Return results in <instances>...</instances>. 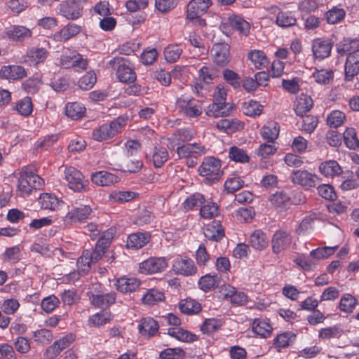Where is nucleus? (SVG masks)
Here are the masks:
<instances>
[{"instance_id":"09e8293b","label":"nucleus","mask_w":359,"mask_h":359,"mask_svg":"<svg viewBox=\"0 0 359 359\" xmlns=\"http://www.w3.org/2000/svg\"><path fill=\"white\" fill-rule=\"evenodd\" d=\"M137 194L130 191H114L110 194V199L113 202L126 203L136 198Z\"/></svg>"},{"instance_id":"864d4df0","label":"nucleus","mask_w":359,"mask_h":359,"mask_svg":"<svg viewBox=\"0 0 359 359\" xmlns=\"http://www.w3.org/2000/svg\"><path fill=\"white\" fill-rule=\"evenodd\" d=\"M290 197L283 191H277L269 198L271 203L276 208H285L290 203Z\"/></svg>"},{"instance_id":"c9c22d12","label":"nucleus","mask_w":359,"mask_h":359,"mask_svg":"<svg viewBox=\"0 0 359 359\" xmlns=\"http://www.w3.org/2000/svg\"><path fill=\"white\" fill-rule=\"evenodd\" d=\"M230 25L232 28L239 32L240 34L247 36L250 32V25L248 22L238 15H233L229 18Z\"/></svg>"},{"instance_id":"f704fd0d","label":"nucleus","mask_w":359,"mask_h":359,"mask_svg":"<svg viewBox=\"0 0 359 359\" xmlns=\"http://www.w3.org/2000/svg\"><path fill=\"white\" fill-rule=\"evenodd\" d=\"M39 203L44 210H55L60 205L59 199L53 194L43 193L40 195Z\"/></svg>"},{"instance_id":"9d476101","label":"nucleus","mask_w":359,"mask_h":359,"mask_svg":"<svg viewBox=\"0 0 359 359\" xmlns=\"http://www.w3.org/2000/svg\"><path fill=\"white\" fill-rule=\"evenodd\" d=\"M210 54L213 62L220 67H224L230 62V47L227 43H218L214 44Z\"/></svg>"},{"instance_id":"2f4dec72","label":"nucleus","mask_w":359,"mask_h":359,"mask_svg":"<svg viewBox=\"0 0 359 359\" xmlns=\"http://www.w3.org/2000/svg\"><path fill=\"white\" fill-rule=\"evenodd\" d=\"M217 128L226 133H233L243 128L242 122L236 118L222 119L217 123Z\"/></svg>"},{"instance_id":"338daca9","label":"nucleus","mask_w":359,"mask_h":359,"mask_svg":"<svg viewBox=\"0 0 359 359\" xmlns=\"http://www.w3.org/2000/svg\"><path fill=\"white\" fill-rule=\"evenodd\" d=\"M222 325V322L219 319L208 318L206 319L201 326V331L204 334H210L217 331Z\"/></svg>"},{"instance_id":"bb28decb","label":"nucleus","mask_w":359,"mask_h":359,"mask_svg":"<svg viewBox=\"0 0 359 359\" xmlns=\"http://www.w3.org/2000/svg\"><path fill=\"white\" fill-rule=\"evenodd\" d=\"M319 171L326 177H334L342 173V168L336 161L330 160L320 164Z\"/></svg>"},{"instance_id":"49530a36","label":"nucleus","mask_w":359,"mask_h":359,"mask_svg":"<svg viewBox=\"0 0 359 359\" xmlns=\"http://www.w3.org/2000/svg\"><path fill=\"white\" fill-rule=\"evenodd\" d=\"M86 111L83 105L79 102H70L66 105V114L72 119L77 120L81 118Z\"/></svg>"},{"instance_id":"37998d69","label":"nucleus","mask_w":359,"mask_h":359,"mask_svg":"<svg viewBox=\"0 0 359 359\" xmlns=\"http://www.w3.org/2000/svg\"><path fill=\"white\" fill-rule=\"evenodd\" d=\"M168 334L184 342H191L196 340L195 334H193L190 332L184 330L181 327H172L168 329Z\"/></svg>"},{"instance_id":"7c9ffc66","label":"nucleus","mask_w":359,"mask_h":359,"mask_svg":"<svg viewBox=\"0 0 359 359\" xmlns=\"http://www.w3.org/2000/svg\"><path fill=\"white\" fill-rule=\"evenodd\" d=\"M313 100L310 96L302 94L296 100L294 111L297 115L303 116L313 107Z\"/></svg>"},{"instance_id":"f03ea898","label":"nucleus","mask_w":359,"mask_h":359,"mask_svg":"<svg viewBox=\"0 0 359 359\" xmlns=\"http://www.w3.org/2000/svg\"><path fill=\"white\" fill-rule=\"evenodd\" d=\"M199 175L205 183L212 184L219 181L223 175L222 162L215 157H206L198 168Z\"/></svg>"},{"instance_id":"393cba45","label":"nucleus","mask_w":359,"mask_h":359,"mask_svg":"<svg viewBox=\"0 0 359 359\" xmlns=\"http://www.w3.org/2000/svg\"><path fill=\"white\" fill-rule=\"evenodd\" d=\"M81 29L80 26L74 23H69L60 31L55 32L53 37L55 41H66L77 35L81 32Z\"/></svg>"},{"instance_id":"5fc2aeb1","label":"nucleus","mask_w":359,"mask_h":359,"mask_svg":"<svg viewBox=\"0 0 359 359\" xmlns=\"http://www.w3.org/2000/svg\"><path fill=\"white\" fill-rule=\"evenodd\" d=\"M163 299L164 294L163 292L156 289H150L143 296L142 301L144 304L153 305L158 302L163 301Z\"/></svg>"},{"instance_id":"e433bc0d","label":"nucleus","mask_w":359,"mask_h":359,"mask_svg":"<svg viewBox=\"0 0 359 359\" xmlns=\"http://www.w3.org/2000/svg\"><path fill=\"white\" fill-rule=\"evenodd\" d=\"M248 57L257 69H263L269 65L268 58L262 50H251L248 53Z\"/></svg>"},{"instance_id":"72a5a7b5","label":"nucleus","mask_w":359,"mask_h":359,"mask_svg":"<svg viewBox=\"0 0 359 359\" xmlns=\"http://www.w3.org/2000/svg\"><path fill=\"white\" fill-rule=\"evenodd\" d=\"M251 246L255 250H262L265 249L269 243L266 234L261 230L255 231L250 237Z\"/></svg>"},{"instance_id":"20e7f679","label":"nucleus","mask_w":359,"mask_h":359,"mask_svg":"<svg viewBox=\"0 0 359 359\" xmlns=\"http://www.w3.org/2000/svg\"><path fill=\"white\" fill-rule=\"evenodd\" d=\"M203 104L201 100L182 95L177 100L176 108L182 116L194 118L202 114Z\"/></svg>"},{"instance_id":"ddd939ff","label":"nucleus","mask_w":359,"mask_h":359,"mask_svg":"<svg viewBox=\"0 0 359 359\" xmlns=\"http://www.w3.org/2000/svg\"><path fill=\"white\" fill-rule=\"evenodd\" d=\"M292 242L290 234L285 231H277L271 240L272 250L278 254L290 246Z\"/></svg>"},{"instance_id":"8fccbe9b","label":"nucleus","mask_w":359,"mask_h":359,"mask_svg":"<svg viewBox=\"0 0 359 359\" xmlns=\"http://www.w3.org/2000/svg\"><path fill=\"white\" fill-rule=\"evenodd\" d=\"M346 13L343 8L333 7L325 13V18L329 24H335L343 20Z\"/></svg>"},{"instance_id":"052dcab7","label":"nucleus","mask_w":359,"mask_h":359,"mask_svg":"<svg viewBox=\"0 0 359 359\" xmlns=\"http://www.w3.org/2000/svg\"><path fill=\"white\" fill-rule=\"evenodd\" d=\"M97 77L94 72H88L79 81V87L85 90H90L96 83Z\"/></svg>"},{"instance_id":"39448f33","label":"nucleus","mask_w":359,"mask_h":359,"mask_svg":"<svg viewBox=\"0 0 359 359\" xmlns=\"http://www.w3.org/2000/svg\"><path fill=\"white\" fill-rule=\"evenodd\" d=\"M128 119L123 116H119L111 121L109 124H103L94 130L93 138L97 141H104L111 138L121 132L127 124Z\"/></svg>"},{"instance_id":"bf43d9fd","label":"nucleus","mask_w":359,"mask_h":359,"mask_svg":"<svg viewBox=\"0 0 359 359\" xmlns=\"http://www.w3.org/2000/svg\"><path fill=\"white\" fill-rule=\"evenodd\" d=\"M229 158L236 161L240 163H248L250 160V157L247 153L241 148L237 147H232L230 148L229 151Z\"/></svg>"},{"instance_id":"aec40b11","label":"nucleus","mask_w":359,"mask_h":359,"mask_svg":"<svg viewBox=\"0 0 359 359\" xmlns=\"http://www.w3.org/2000/svg\"><path fill=\"white\" fill-rule=\"evenodd\" d=\"M92 182L98 186H110L118 182L119 178L114 174L105 170L92 173Z\"/></svg>"},{"instance_id":"6e6552de","label":"nucleus","mask_w":359,"mask_h":359,"mask_svg":"<svg viewBox=\"0 0 359 359\" xmlns=\"http://www.w3.org/2000/svg\"><path fill=\"white\" fill-rule=\"evenodd\" d=\"M168 267V260L165 257H152L143 261L139 265V271L144 274L161 273Z\"/></svg>"},{"instance_id":"b1692460","label":"nucleus","mask_w":359,"mask_h":359,"mask_svg":"<svg viewBox=\"0 0 359 359\" xmlns=\"http://www.w3.org/2000/svg\"><path fill=\"white\" fill-rule=\"evenodd\" d=\"M203 233L208 240L218 242L224 237V231L219 222L214 221L204 228Z\"/></svg>"},{"instance_id":"c756f323","label":"nucleus","mask_w":359,"mask_h":359,"mask_svg":"<svg viewBox=\"0 0 359 359\" xmlns=\"http://www.w3.org/2000/svg\"><path fill=\"white\" fill-rule=\"evenodd\" d=\"M337 53L341 55H348L359 50V41L358 39H344L337 44Z\"/></svg>"},{"instance_id":"774afa93","label":"nucleus","mask_w":359,"mask_h":359,"mask_svg":"<svg viewBox=\"0 0 359 359\" xmlns=\"http://www.w3.org/2000/svg\"><path fill=\"white\" fill-rule=\"evenodd\" d=\"M90 254L88 250H86L83 252L81 256L78 259L77 266L79 271L82 273H85L90 268V264L93 263L92 257H90Z\"/></svg>"},{"instance_id":"1a4fd4ad","label":"nucleus","mask_w":359,"mask_h":359,"mask_svg":"<svg viewBox=\"0 0 359 359\" xmlns=\"http://www.w3.org/2000/svg\"><path fill=\"white\" fill-rule=\"evenodd\" d=\"M291 179L294 184L301 185L306 189L315 187L320 180V178L316 175L306 170L292 171Z\"/></svg>"},{"instance_id":"dca6fc26","label":"nucleus","mask_w":359,"mask_h":359,"mask_svg":"<svg viewBox=\"0 0 359 359\" xmlns=\"http://www.w3.org/2000/svg\"><path fill=\"white\" fill-rule=\"evenodd\" d=\"M332 47L328 39L319 38L313 41L312 52L316 58L323 60L330 55Z\"/></svg>"},{"instance_id":"ea45409f","label":"nucleus","mask_w":359,"mask_h":359,"mask_svg":"<svg viewBox=\"0 0 359 359\" xmlns=\"http://www.w3.org/2000/svg\"><path fill=\"white\" fill-rule=\"evenodd\" d=\"M113 318V315L109 311H102L97 313L88 318L90 326L100 327L110 322Z\"/></svg>"},{"instance_id":"de8ad7c7","label":"nucleus","mask_w":359,"mask_h":359,"mask_svg":"<svg viewBox=\"0 0 359 359\" xmlns=\"http://www.w3.org/2000/svg\"><path fill=\"white\" fill-rule=\"evenodd\" d=\"M345 121L344 113L339 110L332 111L327 116V123L330 128H338L343 125Z\"/></svg>"},{"instance_id":"a878e982","label":"nucleus","mask_w":359,"mask_h":359,"mask_svg":"<svg viewBox=\"0 0 359 359\" xmlns=\"http://www.w3.org/2000/svg\"><path fill=\"white\" fill-rule=\"evenodd\" d=\"M150 239V236L146 233L137 232L128 236L126 247L132 250H137L144 246Z\"/></svg>"},{"instance_id":"a18cd8bd","label":"nucleus","mask_w":359,"mask_h":359,"mask_svg":"<svg viewBox=\"0 0 359 359\" xmlns=\"http://www.w3.org/2000/svg\"><path fill=\"white\" fill-rule=\"evenodd\" d=\"M358 304V300L351 294H344L339 302V309L345 313H351Z\"/></svg>"},{"instance_id":"6e6d98bb","label":"nucleus","mask_w":359,"mask_h":359,"mask_svg":"<svg viewBox=\"0 0 359 359\" xmlns=\"http://www.w3.org/2000/svg\"><path fill=\"white\" fill-rule=\"evenodd\" d=\"M263 110V106L259 102L250 100L244 103L243 107V113L250 116H259Z\"/></svg>"},{"instance_id":"cd10ccee","label":"nucleus","mask_w":359,"mask_h":359,"mask_svg":"<svg viewBox=\"0 0 359 359\" xmlns=\"http://www.w3.org/2000/svg\"><path fill=\"white\" fill-rule=\"evenodd\" d=\"M158 330V324L152 318H144L139 325V331L145 337H153Z\"/></svg>"},{"instance_id":"4d7b16f0","label":"nucleus","mask_w":359,"mask_h":359,"mask_svg":"<svg viewBox=\"0 0 359 359\" xmlns=\"http://www.w3.org/2000/svg\"><path fill=\"white\" fill-rule=\"evenodd\" d=\"M182 53V49L178 45H169L163 51L165 58L169 62H176Z\"/></svg>"},{"instance_id":"f8f14e48","label":"nucleus","mask_w":359,"mask_h":359,"mask_svg":"<svg viewBox=\"0 0 359 359\" xmlns=\"http://www.w3.org/2000/svg\"><path fill=\"white\" fill-rule=\"evenodd\" d=\"M4 34L12 41L22 42L32 37V32L25 26L12 25L5 29Z\"/></svg>"},{"instance_id":"c03bdc74","label":"nucleus","mask_w":359,"mask_h":359,"mask_svg":"<svg viewBox=\"0 0 359 359\" xmlns=\"http://www.w3.org/2000/svg\"><path fill=\"white\" fill-rule=\"evenodd\" d=\"M343 333L344 330L341 327L337 325L320 329L319 330L318 337L322 339H339Z\"/></svg>"},{"instance_id":"4be33fe9","label":"nucleus","mask_w":359,"mask_h":359,"mask_svg":"<svg viewBox=\"0 0 359 359\" xmlns=\"http://www.w3.org/2000/svg\"><path fill=\"white\" fill-rule=\"evenodd\" d=\"M233 107L226 102H217L210 104L205 111L208 116L218 118L229 115Z\"/></svg>"},{"instance_id":"79ce46f5","label":"nucleus","mask_w":359,"mask_h":359,"mask_svg":"<svg viewBox=\"0 0 359 359\" xmlns=\"http://www.w3.org/2000/svg\"><path fill=\"white\" fill-rule=\"evenodd\" d=\"M167 149L161 146H156L154 148L152 153V161L156 168L161 167L168 159Z\"/></svg>"},{"instance_id":"5701e85b","label":"nucleus","mask_w":359,"mask_h":359,"mask_svg":"<svg viewBox=\"0 0 359 359\" xmlns=\"http://www.w3.org/2000/svg\"><path fill=\"white\" fill-rule=\"evenodd\" d=\"M92 209L88 205H83L72 209L66 215V220L71 223L81 222L88 217Z\"/></svg>"},{"instance_id":"f257e3e1","label":"nucleus","mask_w":359,"mask_h":359,"mask_svg":"<svg viewBox=\"0 0 359 359\" xmlns=\"http://www.w3.org/2000/svg\"><path fill=\"white\" fill-rule=\"evenodd\" d=\"M19 175L18 191L21 196H29L33 191L42 189L44 185V180L28 168H23Z\"/></svg>"},{"instance_id":"f3484780","label":"nucleus","mask_w":359,"mask_h":359,"mask_svg":"<svg viewBox=\"0 0 359 359\" xmlns=\"http://www.w3.org/2000/svg\"><path fill=\"white\" fill-rule=\"evenodd\" d=\"M177 154L180 158H189L199 156L205 153V148L197 143L187 144L177 148Z\"/></svg>"},{"instance_id":"58836bf2","label":"nucleus","mask_w":359,"mask_h":359,"mask_svg":"<svg viewBox=\"0 0 359 359\" xmlns=\"http://www.w3.org/2000/svg\"><path fill=\"white\" fill-rule=\"evenodd\" d=\"M219 282L220 279L217 275L206 274L199 279L198 285L202 290L208 292L217 287Z\"/></svg>"},{"instance_id":"0e129e2a","label":"nucleus","mask_w":359,"mask_h":359,"mask_svg":"<svg viewBox=\"0 0 359 359\" xmlns=\"http://www.w3.org/2000/svg\"><path fill=\"white\" fill-rule=\"evenodd\" d=\"M338 248L337 245L333 247H323L312 250L310 252V256L316 259H321L328 257L334 253Z\"/></svg>"},{"instance_id":"3c124183","label":"nucleus","mask_w":359,"mask_h":359,"mask_svg":"<svg viewBox=\"0 0 359 359\" xmlns=\"http://www.w3.org/2000/svg\"><path fill=\"white\" fill-rule=\"evenodd\" d=\"M276 22L280 27H287L294 25L297 20L291 12H279Z\"/></svg>"},{"instance_id":"a19ab883","label":"nucleus","mask_w":359,"mask_h":359,"mask_svg":"<svg viewBox=\"0 0 359 359\" xmlns=\"http://www.w3.org/2000/svg\"><path fill=\"white\" fill-rule=\"evenodd\" d=\"M252 330L257 334L266 338L270 336L273 328L266 320L255 319L252 324Z\"/></svg>"},{"instance_id":"a211bd4d","label":"nucleus","mask_w":359,"mask_h":359,"mask_svg":"<svg viewBox=\"0 0 359 359\" xmlns=\"http://www.w3.org/2000/svg\"><path fill=\"white\" fill-rule=\"evenodd\" d=\"M359 72V50L347 55L345 63V78L351 81Z\"/></svg>"},{"instance_id":"412c9836","label":"nucleus","mask_w":359,"mask_h":359,"mask_svg":"<svg viewBox=\"0 0 359 359\" xmlns=\"http://www.w3.org/2000/svg\"><path fill=\"white\" fill-rule=\"evenodd\" d=\"M140 285V281L136 278L121 277L115 283L116 289L122 293L132 292L136 290Z\"/></svg>"},{"instance_id":"2eb2a0df","label":"nucleus","mask_w":359,"mask_h":359,"mask_svg":"<svg viewBox=\"0 0 359 359\" xmlns=\"http://www.w3.org/2000/svg\"><path fill=\"white\" fill-rule=\"evenodd\" d=\"M89 300L90 304L100 309H106L112 305L116 301V293L109 292L101 294L100 292L90 293L89 294Z\"/></svg>"},{"instance_id":"69168bd1","label":"nucleus","mask_w":359,"mask_h":359,"mask_svg":"<svg viewBox=\"0 0 359 359\" xmlns=\"http://www.w3.org/2000/svg\"><path fill=\"white\" fill-rule=\"evenodd\" d=\"M200 215L205 219H212L218 215V206L215 203L208 202L201 206Z\"/></svg>"},{"instance_id":"6ab92c4d","label":"nucleus","mask_w":359,"mask_h":359,"mask_svg":"<svg viewBox=\"0 0 359 359\" xmlns=\"http://www.w3.org/2000/svg\"><path fill=\"white\" fill-rule=\"evenodd\" d=\"M0 76L6 79L18 80L27 76L25 69L20 65L4 66L0 70Z\"/></svg>"},{"instance_id":"4c0bfd02","label":"nucleus","mask_w":359,"mask_h":359,"mask_svg":"<svg viewBox=\"0 0 359 359\" xmlns=\"http://www.w3.org/2000/svg\"><path fill=\"white\" fill-rule=\"evenodd\" d=\"M142 165V161L128 156L119 165L118 170L130 173L137 172L141 170Z\"/></svg>"},{"instance_id":"13d9d810","label":"nucleus","mask_w":359,"mask_h":359,"mask_svg":"<svg viewBox=\"0 0 359 359\" xmlns=\"http://www.w3.org/2000/svg\"><path fill=\"white\" fill-rule=\"evenodd\" d=\"M313 77L320 84H328L333 79L334 73L331 69L316 70Z\"/></svg>"},{"instance_id":"603ef678","label":"nucleus","mask_w":359,"mask_h":359,"mask_svg":"<svg viewBox=\"0 0 359 359\" xmlns=\"http://www.w3.org/2000/svg\"><path fill=\"white\" fill-rule=\"evenodd\" d=\"M344 142L351 149L359 148V140L357 138L356 131L354 128H347L344 133Z\"/></svg>"},{"instance_id":"c85d7f7f","label":"nucleus","mask_w":359,"mask_h":359,"mask_svg":"<svg viewBox=\"0 0 359 359\" xmlns=\"http://www.w3.org/2000/svg\"><path fill=\"white\" fill-rule=\"evenodd\" d=\"M280 127L276 122H268L261 129V135L263 139L273 143L278 137Z\"/></svg>"},{"instance_id":"473e14b6","label":"nucleus","mask_w":359,"mask_h":359,"mask_svg":"<svg viewBox=\"0 0 359 359\" xmlns=\"http://www.w3.org/2000/svg\"><path fill=\"white\" fill-rule=\"evenodd\" d=\"M179 309L184 314L193 315L198 313L201 311V306L196 300L187 298L180 301Z\"/></svg>"},{"instance_id":"9b49d317","label":"nucleus","mask_w":359,"mask_h":359,"mask_svg":"<svg viewBox=\"0 0 359 359\" xmlns=\"http://www.w3.org/2000/svg\"><path fill=\"white\" fill-rule=\"evenodd\" d=\"M212 5L211 0H191L187 5V18L194 20L205 13Z\"/></svg>"},{"instance_id":"680f3d73","label":"nucleus","mask_w":359,"mask_h":359,"mask_svg":"<svg viewBox=\"0 0 359 359\" xmlns=\"http://www.w3.org/2000/svg\"><path fill=\"white\" fill-rule=\"evenodd\" d=\"M204 203V196L199 193H195L185 200L184 202V208L186 210H191L195 207L201 206Z\"/></svg>"},{"instance_id":"e2e57ef3","label":"nucleus","mask_w":359,"mask_h":359,"mask_svg":"<svg viewBox=\"0 0 359 359\" xmlns=\"http://www.w3.org/2000/svg\"><path fill=\"white\" fill-rule=\"evenodd\" d=\"M295 339V334L291 332L281 333L275 338L274 344L278 348L288 346Z\"/></svg>"},{"instance_id":"4468645a","label":"nucleus","mask_w":359,"mask_h":359,"mask_svg":"<svg viewBox=\"0 0 359 359\" xmlns=\"http://www.w3.org/2000/svg\"><path fill=\"white\" fill-rule=\"evenodd\" d=\"M82 8L75 0L62 2L58 8V13L69 20H76L81 15Z\"/></svg>"},{"instance_id":"7ed1b4c3","label":"nucleus","mask_w":359,"mask_h":359,"mask_svg":"<svg viewBox=\"0 0 359 359\" xmlns=\"http://www.w3.org/2000/svg\"><path fill=\"white\" fill-rule=\"evenodd\" d=\"M107 67L115 71L116 78L121 83H130L136 80V74L125 57H114L108 62Z\"/></svg>"},{"instance_id":"423d86ee","label":"nucleus","mask_w":359,"mask_h":359,"mask_svg":"<svg viewBox=\"0 0 359 359\" xmlns=\"http://www.w3.org/2000/svg\"><path fill=\"white\" fill-rule=\"evenodd\" d=\"M64 174L69 189L77 192L87 191L89 182L85 180L83 175L79 170L74 167L66 168Z\"/></svg>"},{"instance_id":"0eeeda50","label":"nucleus","mask_w":359,"mask_h":359,"mask_svg":"<svg viewBox=\"0 0 359 359\" xmlns=\"http://www.w3.org/2000/svg\"><path fill=\"white\" fill-rule=\"evenodd\" d=\"M172 270L175 274L184 276H194L197 273V267L194 262L187 256L178 255L172 264Z\"/></svg>"}]
</instances>
